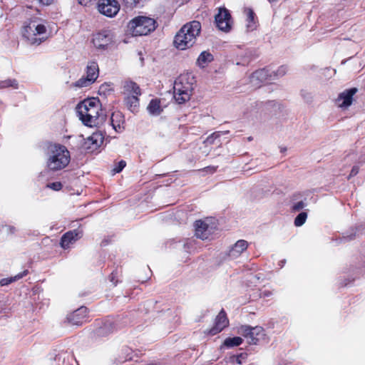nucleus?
<instances>
[{
	"label": "nucleus",
	"mask_w": 365,
	"mask_h": 365,
	"mask_svg": "<svg viewBox=\"0 0 365 365\" xmlns=\"http://www.w3.org/2000/svg\"><path fill=\"white\" fill-rule=\"evenodd\" d=\"M228 324L229 321L226 312L222 309L216 317L215 325L209 330L208 334L212 336L215 335L222 331Z\"/></svg>",
	"instance_id": "4468645a"
},
{
	"label": "nucleus",
	"mask_w": 365,
	"mask_h": 365,
	"mask_svg": "<svg viewBox=\"0 0 365 365\" xmlns=\"http://www.w3.org/2000/svg\"><path fill=\"white\" fill-rule=\"evenodd\" d=\"M307 218V214L305 212H300L294 220V225L297 227H300L304 225Z\"/></svg>",
	"instance_id": "c756f323"
},
{
	"label": "nucleus",
	"mask_w": 365,
	"mask_h": 365,
	"mask_svg": "<svg viewBox=\"0 0 365 365\" xmlns=\"http://www.w3.org/2000/svg\"><path fill=\"white\" fill-rule=\"evenodd\" d=\"M359 173V168L356 166H354L351 170L350 176H354Z\"/></svg>",
	"instance_id": "79ce46f5"
},
{
	"label": "nucleus",
	"mask_w": 365,
	"mask_h": 365,
	"mask_svg": "<svg viewBox=\"0 0 365 365\" xmlns=\"http://www.w3.org/2000/svg\"><path fill=\"white\" fill-rule=\"evenodd\" d=\"M207 171H209L211 173H213L216 171L217 167L215 166H209L205 168Z\"/></svg>",
	"instance_id": "a18cd8bd"
},
{
	"label": "nucleus",
	"mask_w": 365,
	"mask_h": 365,
	"mask_svg": "<svg viewBox=\"0 0 365 365\" xmlns=\"http://www.w3.org/2000/svg\"><path fill=\"white\" fill-rule=\"evenodd\" d=\"M302 96L303 98L307 101H312V96L309 93H307L305 94L302 93Z\"/></svg>",
	"instance_id": "c03bdc74"
},
{
	"label": "nucleus",
	"mask_w": 365,
	"mask_h": 365,
	"mask_svg": "<svg viewBox=\"0 0 365 365\" xmlns=\"http://www.w3.org/2000/svg\"><path fill=\"white\" fill-rule=\"evenodd\" d=\"M67 321L73 325L80 326L88 319V309L86 307H81L72 313L68 314Z\"/></svg>",
	"instance_id": "f8f14e48"
},
{
	"label": "nucleus",
	"mask_w": 365,
	"mask_h": 365,
	"mask_svg": "<svg viewBox=\"0 0 365 365\" xmlns=\"http://www.w3.org/2000/svg\"><path fill=\"white\" fill-rule=\"evenodd\" d=\"M248 243L246 240H240L230 250L228 255L232 259L237 258L241 254L247 250Z\"/></svg>",
	"instance_id": "6ab92c4d"
},
{
	"label": "nucleus",
	"mask_w": 365,
	"mask_h": 365,
	"mask_svg": "<svg viewBox=\"0 0 365 365\" xmlns=\"http://www.w3.org/2000/svg\"><path fill=\"white\" fill-rule=\"evenodd\" d=\"M98 10L101 14L112 18L118 13L120 5L117 0H100Z\"/></svg>",
	"instance_id": "1a4fd4ad"
},
{
	"label": "nucleus",
	"mask_w": 365,
	"mask_h": 365,
	"mask_svg": "<svg viewBox=\"0 0 365 365\" xmlns=\"http://www.w3.org/2000/svg\"><path fill=\"white\" fill-rule=\"evenodd\" d=\"M157 26L154 19L139 16L130 20L127 27L132 36H140L150 34L155 30Z\"/></svg>",
	"instance_id": "39448f33"
},
{
	"label": "nucleus",
	"mask_w": 365,
	"mask_h": 365,
	"mask_svg": "<svg viewBox=\"0 0 365 365\" xmlns=\"http://www.w3.org/2000/svg\"><path fill=\"white\" fill-rule=\"evenodd\" d=\"M78 3L83 6H88L90 4L95 2L96 0H78Z\"/></svg>",
	"instance_id": "a19ab883"
},
{
	"label": "nucleus",
	"mask_w": 365,
	"mask_h": 365,
	"mask_svg": "<svg viewBox=\"0 0 365 365\" xmlns=\"http://www.w3.org/2000/svg\"><path fill=\"white\" fill-rule=\"evenodd\" d=\"M272 295V292L268 289H263L260 291L259 296L262 298L269 297Z\"/></svg>",
	"instance_id": "4c0bfd02"
},
{
	"label": "nucleus",
	"mask_w": 365,
	"mask_h": 365,
	"mask_svg": "<svg viewBox=\"0 0 365 365\" xmlns=\"http://www.w3.org/2000/svg\"><path fill=\"white\" fill-rule=\"evenodd\" d=\"M229 131H217L213 133H212L210 135H209L206 140L205 142L210 144H212L214 143V140L218 138H220L222 135L228 133Z\"/></svg>",
	"instance_id": "7c9ffc66"
},
{
	"label": "nucleus",
	"mask_w": 365,
	"mask_h": 365,
	"mask_svg": "<svg viewBox=\"0 0 365 365\" xmlns=\"http://www.w3.org/2000/svg\"><path fill=\"white\" fill-rule=\"evenodd\" d=\"M357 92V88H351L341 92L336 100V104L339 108H347L353 101V96Z\"/></svg>",
	"instance_id": "ddd939ff"
},
{
	"label": "nucleus",
	"mask_w": 365,
	"mask_h": 365,
	"mask_svg": "<svg viewBox=\"0 0 365 365\" xmlns=\"http://www.w3.org/2000/svg\"><path fill=\"white\" fill-rule=\"evenodd\" d=\"M140 95H133L125 96L124 102L126 107L132 112L135 113L138 111L139 107L138 96Z\"/></svg>",
	"instance_id": "4be33fe9"
},
{
	"label": "nucleus",
	"mask_w": 365,
	"mask_h": 365,
	"mask_svg": "<svg viewBox=\"0 0 365 365\" xmlns=\"http://www.w3.org/2000/svg\"><path fill=\"white\" fill-rule=\"evenodd\" d=\"M247 354H241L240 355L237 356L236 358V362L238 364H242V361L246 359Z\"/></svg>",
	"instance_id": "ea45409f"
},
{
	"label": "nucleus",
	"mask_w": 365,
	"mask_h": 365,
	"mask_svg": "<svg viewBox=\"0 0 365 365\" xmlns=\"http://www.w3.org/2000/svg\"><path fill=\"white\" fill-rule=\"evenodd\" d=\"M305 207V203L303 201H299L294 205L293 210L295 211H299L303 209Z\"/></svg>",
	"instance_id": "e433bc0d"
},
{
	"label": "nucleus",
	"mask_w": 365,
	"mask_h": 365,
	"mask_svg": "<svg viewBox=\"0 0 365 365\" xmlns=\"http://www.w3.org/2000/svg\"><path fill=\"white\" fill-rule=\"evenodd\" d=\"M242 343V339L240 336H235V337H232V338H227L225 341H224V346L227 347V348H232V347H235V346H237L239 345H240Z\"/></svg>",
	"instance_id": "bb28decb"
},
{
	"label": "nucleus",
	"mask_w": 365,
	"mask_h": 365,
	"mask_svg": "<svg viewBox=\"0 0 365 365\" xmlns=\"http://www.w3.org/2000/svg\"><path fill=\"white\" fill-rule=\"evenodd\" d=\"M110 124L113 128L118 133L124 130L125 119L124 115L120 111H115L110 117Z\"/></svg>",
	"instance_id": "a211bd4d"
},
{
	"label": "nucleus",
	"mask_w": 365,
	"mask_h": 365,
	"mask_svg": "<svg viewBox=\"0 0 365 365\" xmlns=\"http://www.w3.org/2000/svg\"><path fill=\"white\" fill-rule=\"evenodd\" d=\"M269 2H272V1H277V0H268Z\"/></svg>",
	"instance_id": "de8ad7c7"
},
{
	"label": "nucleus",
	"mask_w": 365,
	"mask_h": 365,
	"mask_svg": "<svg viewBox=\"0 0 365 365\" xmlns=\"http://www.w3.org/2000/svg\"><path fill=\"white\" fill-rule=\"evenodd\" d=\"M123 94L125 96L141 95V91L136 83L133 81H126L123 86Z\"/></svg>",
	"instance_id": "aec40b11"
},
{
	"label": "nucleus",
	"mask_w": 365,
	"mask_h": 365,
	"mask_svg": "<svg viewBox=\"0 0 365 365\" xmlns=\"http://www.w3.org/2000/svg\"><path fill=\"white\" fill-rule=\"evenodd\" d=\"M47 187L53 190L58 191L62 188V184L60 182H55L48 184Z\"/></svg>",
	"instance_id": "c9c22d12"
},
{
	"label": "nucleus",
	"mask_w": 365,
	"mask_h": 365,
	"mask_svg": "<svg viewBox=\"0 0 365 365\" xmlns=\"http://www.w3.org/2000/svg\"><path fill=\"white\" fill-rule=\"evenodd\" d=\"M251 82L255 85L260 83L269 82L274 80L272 76V72L269 68H264L254 72L251 77Z\"/></svg>",
	"instance_id": "dca6fc26"
},
{
	"label": "nucleus",
	"mask_w": 365,
	"mask_h": 365,
	"mask_svg": "<svg viewBox=\"0 0 365 365\" xmlns=\"http://www.w3.org/2000/svg\"><path fill=\"white\" fill-rule=\"evenodd\" d=\"M7 233L14 234L16 232V228L13 226L6 225L3 227Z\"/></svg>",
	"instance_id": "58836bf2"
},
{
	"label": "nucleus",
	"mask_w": 365,
	"mask_h": 365,
	"mask_svg": "<svg viewBox=\"0 0 365 365\" xmlns=\"http://www.w3.org/2000/svg\"><path fill=\"white\" fill-rule=\"evenodd\" d=\"M126 163L124 160H120L113 169L114 173H119L125 167Z\"/></svg>",
	"instance_id": "72a5a7b5"
},
{
	"label": "nucleus",
	"mask_w": 365,
	"mask_h": 365,
	"mask_svg": "<svg viewBox=\"0 0 365 365\" xmlns=\"http://www.w3.org/2000/svg\"><path fill=\"white\" fill-rule=\"evenodd\" d=\"M244 14L246 16L247 31L250 32L256 30L258 26V21L254 11L250 8H245Z\"/></svg>",
	"instance_id": "f3484780"
},
{
	"label": "nucleus",
	"mask_w": 365,
	"mask_h": 365,
	"mask_svg": "<svg viewBox=\"0 0 365 365\" xmlns=\"http://www.w3.org/2000/svg\"><path fill=\"white\" fill-rule=\"evenodd\" d=\"M38 1L42 5L48 6L52 3L53 0H38Z\"/></svg>",
	"instance_id": "37998d69"
},
{
	"label": "nucleus",
	"mask_w": 365,
	"mask_h": 365,
	"mask_svg": "<svg viewBox=\"0 0 365 365\" xmlns=\"http://www.w3.org/2000/svg\"><path fill=\"white\" fill-rule=\"evenodd\" d=\"M12 87L18 88V82L16 79H7L0 81V88Z\"/></svg>",
	"instance_id": "c85d7f7f"
},
{
	"label": "nucleus",
	"mask_w": 365,
	"mask_h": 365,
	"mask_svg": "<svg viewBox=\"0 0 365 365\" xmlns=\"http://www.w3.org/2000/svg\"><path fill=\"white\" fill-rule=\"evenodd\" d=\"M287 71V68L284 66H282L279 67L276 71H272V76L275 79V78H279L284 76Z\"/></svg>",
	"instance_id": "2f4dec72"
},
{
	"label": "nucleus",
	"mask_w": 365,
	"mask_h": 365,
	"mask_svg": "<svg viewBox=\"0 0 365 365\" xmlns=\"http://www.w3.org/2000/svg\"><path fill=\"white\" fill-rule=\"evenodd\" d=\"M195 83L194 77L190 73L180 75L174 83V98L179 104L190 99Z\"/></svg>",
	"instance_id": "20e7f679"
},
{
	"label": "nucleus",
	"mask_w": 365,
	"mask_h": 365,
	"mask_svg": "<svg viewBox=\"0 0 365 365\" xmlns=\"http://www.w3.org/2000/svg\"><path fill=\"white\" fill-rule=\"evenodd\" d=\"M104 140V136L101 132H95L87 138L86 143L93 145V149L100 147Z\"/></svg>",
	"instance_id": "5701e85b"
},
{
	"label": "nucleus",
	"mask_w": 365,
	"mask_h": 365,
	"mask_svg": "<svg viewBox=\"0 0 365 365\" xmlns=\"http://www.w3.org/2000/svg\"><path fill=\"white\" fill-rule=\"evenodd\" d=\"M46 31L45 25L41 24L39 19H34L25 23L22 34L29 43L39 45L45 41V38L41 37V35L44 34Z\"/></svg>",
	"instance_id": "423d86ee"
},
{
	"label": "nucleus",
	"mask_w": 365,
	"mask_h": 365,
	"mask_svg": "<svg viewBox=\"0 0 365 365\" xmlns=\"http://www.w3.org/2000/svg\"><path fill=\"white\" fill-rule=\"evenodd\" d=\"M201 31V24L198 21H192L185 24L177 33L174 44L178 49L185 50L192 47Z\"/></svg>",
	"instance_id": "f03ea898"
},
{
	"label": "nucleus",
	"mask_w": 365,
	"mask_h": 365,
	"mask_svg": "<svg viewBox=\"0 0 365 365\" xmlns=\"http://www.w3.org/2000/svg\"><path fill=\"white\" fill-rule=\"evenodd\" d=\"M99 75L98 65L96 61H91L86 67V77L93 83L96 81Z\"/></svg>",
	"instance_id": "412c9836"
},
{
	"label": "nucleus",
	"mask_w": 365,
	"mask_h": 365,
	"mask_svg": "<svg viewBox=\"0 0 365 365\" xmlns=\"http://www.w3.org/2000/svg\"><path fill=\"white\" fill-rule=\"evenodd\" d=\"M115 40V34L110 29H103L96 33L93 38V43L96 48L105 49L111 45Z\"/></svg>",
	"instance_id": "6e6552de"
},
{
	"label": "nucleus",
	"mask_w": 365,
	"mask_h": 365,
	"mask_svg": "<svg viewBox=\"0 0 365 365\" xmlns=\"http://www.w3.org/2000/svg\"><path fill=\"white\" fill-rule=\"evenodd\" d=\"M83 233L79 230H73L66 232L61 239V246L63 249H68L71 245L81 238Z\"/></svg>",
	"instance_id": "2eb2a0df"
},
{
	"label": "nucleus",
	"mask_w": 365,
	"mask_h": 365,
	"mask_svg": "<svg viewBox=\"0 0 365 365\" xmlns=\"http://www.w3.org/2000/svg\"><path fill=\"white\" fill-rule=\"evenodd\" d=\"M210 220H197L195 222V235L201 240H207L212 233L214 227L210 226Z\"/></svg>",
	"instance_id": "9d476101"
},
{
	"label": "nucleus",
	"mask_w": 365,
	"mask_h": 365,
	"mask_svg": "<svg viewBox=\"0 0 365 365\" xmlns=\"http://www.w3.org/2000/svg\"><path fill=\"white\" fill-rule=\"evenodd\" d=\"M212 60L213 56L210 52L203 51L197 59V65L201 68H204Z\"/></svg>",
	"instance_id": "393cba45"
},
{
	"label": "nucleus",
	"mask_w": 365,
	"mask_h": 365,
	"mask_svg": "<svg viewBox=\"0 0 365 365\" xmlns=\"http://www.w3.org/2000/svg\"><path fill=\"white\" fill-rule=\"evenodd\" d=\"M76 112L80 120L87 126H98L106 120L99 100L88 98L78 104Z\"/></svg>",
	"instance_id": "f257e3e1"
},
{
	"label": "nucleus",
	"mask_w": 365,
	"mask_h": 365,
	"mask_svg": "<svg viewBox=\"0 0 365 365\" xmlns=\"http://www.w3.org/2000/svg\"><path fill=\"white\" fill-rule=\"evenodd\" d=\"M147 110L152 115H159L163 111L160 101L158 98L152 99L148 105Z\"/></svg>",
	"instance_id": "b1692460"
},
{
	"label": "nucleus",
	"mask_w": 365,
	"mask_h": 365,
	"mask_svg": "<svg viewBox=\"0 0 365 365\" xmlns=\"http://www.w3.org/2000/svg\"><path fill=\"white\" fill-rule=\"evenodd\" d=\"M70 159V153L64 145L54 144L49 146L46 164L50 170L58 171L65 168Z\"/></svg>",
	"instance_id": "7ed1b4c3"
},
{
	"label": "nucleus",
	"mask_w": 365,
	"mask_h": 365,
	"mask_svg": "<svg viewBox=\"0 0 365 365\" xmlns=\"http://www.w3.org/2000/svg\"><path fill=\"white\" fill-rule=\"evenodd\" d=\"M93 83V82L91 81L86 76V77L83 76L81 78H79L77 81L75 82L74 86L78 87V88H83V87H88Z\"/></svg>",
	"instance_id": "cd10ccee"
},
{
	"label": "nucleus",
	"mask_w": 365,
	"mask_h": 365,
	"mask_svg": "<svg viewBox=\"0 0 365 365\" xmlns=\"http://www.w3.org/2000/svg\"><path fill=\"white\" fill-rule=\"evenodd\" d=\"M231 16L229 11L225 8H220L215 16V23L218 29L223 31H227L231 28Z\"/></svg>",
	"instance_id": "9b49d317"
},
{
	"label": "nucleus",
	"mask_w": 365,
	"mask_h": 365,
	"mask_svg": "<svg viewBox=\"0 0 365 365\" xmlns=\"http://www.w3.org/2000/svg\"><path fill=\"white\" fill-rule=\"evenodd\" d=\"M28 273H29L28 270H24L22 272L17 274L14 277L1 279L0 280V284H1V286L9 285V284H11L12 282H14L23 278L24 277L27 275Z\"/></svg>",
	"instance_id": "a878e982"
},
{
	"label": "nucleus",
	"mask_w": 365,
	"mask_h": 365,
	"mask_svg": "<svg viewBox=\"0 0 365 365\" xmlns=\"http://www.w3.org/2000/svg\"><path fill=\"white\" fill-rule=\"evenodd\" d=\"M123 351L125 354V356L123 357V361H130L133 359L132 350L130 348L125 347L123 349Z\"/></svg>",
	"instance_id": "f704fd0d"
},
{
	"label": "nucleus",
	"mask_w": 365,
	"mask_h": 365,
	"mask_svg": "<svg viewBox=\"0 0 365 365\" xmlns=\"http://www.w3.org/2000/svg\"><path fill=\"white\" fill-rule=\"evenodd\" d=\"M108 85L103 84L100 87L99 92H104L107 87H108Z\"/></svg>",
	"instance_id": "49530a36"
},
{
	"label": "nucleus",
	"mask_w": 365,
	"mask_h": 365,
	"mask_svg": "<svg viewBox=\"0 0 365 365\" xmlns=\"http://www.w3.org/2000/svg\"><path fill=\"white\" fill-rule=\"evenodd\" d=\"M142 0H123V4L127 8L133 9L136 7Z\"/></svg>",
	"instance_id": "473e14b6"
},
{
	"label": "nucleus",
	"mask_w": 365,
	"mask_h": 365,
	"mask_svg": "<svg viewBox=\"0 0 365 365\" xmlns=\"http://www.w3.org/2000/svg\"><path fill=\"white\" fill-rule=\"evenodd\" d=\"M238 332L249 340V343L257 344L265 336L264 329L262 327H250L243 325L239 328Z\"/></svg>",
	"instance_id": "0eeeda50"
}]
</instances>
